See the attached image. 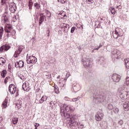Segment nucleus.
I'll return each instance as SVG.
<instances>
[{
    "label": "nucleus",
    "instance_id": "1",
    "mask_svg": "<svg viewBox=\"0 0 129 129\" xmlns=\"http://www.w3.org/2000/svg\"><path fill=\"white\" fill-rule=\"evenodd\" d=\"M61 115L66 117V118H68L71 123H73V120H75V119L78 117V115H71L69 113H66L64 111V107L61 108Z\"/></svg>",
    "mask_w": 129,
    "mask_h": 129
},
{
    "label": "nucleus",
    "instance_id": "2",
    "mask_svg": "<svg viewBox=\"0 0 129 129\" xmlns=\"http://www.w3.org/2000/svg\"><path fill=\"white\" fill-rule=\"evenodd\" d=\"M120 97L122 99L129 98V91L125 86H122L119 88Z\"/></svg>",
    "mask_w": 129,
    "mask_h": 129
},
{
    "label": "nucleus",
    "instance_id": "3",
    "mask_svg": "<svg viewBox=\"0 0 129 129\" xmlns=\"http://www.w3.org/2000/svg\"><path fill=\"white\" fill-rule=\"evenodd\" d=\"M93 100L95 103H98V102H103L105 101V99H106V97L105 96H103L101 95L100 96H93Z\"/></svg>",
    "mask_w": 129,
    "mask_h": 129
},
{
    "label": "nucleus",
    "instance_id": "4",
    "mask_svg": "<svg viewBox=\"0 0 129 129\" xmlns=\"http://www.w3.org/2000/svg\"><path fill=\"white\" fill-rule=\"evenodd\" d=\"M83 64L85 67V68H89V67H91L92 65V62L90 60L89 58H84L82 59Z\"/></svg>",
    "mask_w": 129,
    "mask_h": 129
},
{
    "label": "nucleus",
    "instance_id": "5",
    "mask_svg": "<svg viewBox=\"0 0 129 129\" xmlns=\"http://www.w3.org/2000/svg\"><path fill=\"white\" fill-rule=\"evenodd\" d=\"M122 36V30L120 28H117L115 30L114 34L113 33V36L115 39H117L118 37Z\"/></svg>",
    "mask_w": 129,
    "mask_h": 129
},
{
    "label": "nucleus",
    "instance_id": "6",
    "mask_svg": "<svg viewBox=\"0 0 129 129\" xmlns=\"http://www.w3.org/2000/svg\"><path fill=\"white\" fill-rule=\"evenodd\" d=\"M28 64H36L37 62V58L34 56H30L26 60Z\"/></svg>",
    "mask_w": 129,
    "mask_h": 129
},
{
    "label": "nucleus",
    "instance_id": "7",
    "mask_svg": "<svg viewBox=\"0 0 129 129\" xmlns=\"http://www.w3.org/2000/svg\"><path fill=\"white\" fill-rule=\"evenodd\" d=\"M104 115L101 111H98L95 115V119L97 121H100L103 118Z\"/></svg>",
    "mask_w": 129,
    "mask_h": 129
},
{
    "label": "nucleus",
    "instance_id": "8",
    "mask_svg": "<svg viewBox=\"0 0 129 129\" xmlns=\"http://www.w3.org/2000/svg\"><path fill=\"white\" fill-rule=\"evenodd\" d=\"M66 81H67V79H61L59 81L58 84L60 88L66 87Z\"/></svg>",
    "mask_w": 129,
    "mask_h": 129
},
{
    "label": "nucleus",
    "instance_id": "9",
    "mask_svg": "<svg viewBox=\"0 0 129 129\" xmlns=\"http://www.w3.org/2000/svg\"><path fill=\"white\" fill-rule=\"evenodd\" d=\"M72 87L74 92H78V91H79V90L81 89V87L80 86V85L77 83H74V84H73Z\"/></svg>",
    "mask_w": 129,
    "mask_h": 129
},
{
    "label": "nucleus",
    "instance_id": "10",
    "mask_svg": "<svg viewBox=\"0 0 129 129\" xmlns=\"http://www.w3.org/2000/svg\"><path fill=\"white\" fill-rule=\"evenodd\" d=\"M9 90L11 94H15L16 93V91H17V88H16V86H15V85L11 84L9 85Z\"/></svg>",
    "mask_w": 129,
    "mask_h": 129
},
{
    "label": "nucleus",
    "instance_id": "11",
    "mask_svg": "<svg viewBox=\"0 0 129 129\" xmlns=\"http://www.w3.org/2000/svg\"><path fill=\"white\" fill-rule=\"evenodd\" d=\"M9 49H11V46L9 44H6L0 47V52H6L9 50Z\"/></svg>",
    "mask_w": 129,
    "mask_h": 129
},
{
    "label": "nucleus",
    "instance_id": "12",
    "mask_svg": "<svg viewBox=\"0 0 129 129\" xmlns=\"http://www.w3.org/2000/svg\"><path fill=\"white\" fill-rule=\"evenodd\" d=\"M22 88L24 91H26L28 92L31 89V88H30V86L29 84V82H26L25 83H23L22 85Z\"/></svg>",
    "mask_w": 129,
    "mask_h": 129
},
{
    "label": "nucleus",
    "instance_id": "13",
    "mask_svg": "<svg viewBox=\"0 0 129 129\" xmlns=\"http://www.w3.org/2000/svg\"><path fill=\"white\" fill-rule=\"evenodd\" d=\"M120 76L116 74H114L112 76V79L114 82H119V81L120 80Z\"/></svg>",
    "mask_w": 129,
    "mask_h": 129
},
{
    "label": "nucleus",
    "instance_id": "14",
    "mask_svg": "<svg viewBox=\"0 0 129 129\" xmlns=\"http://www.w3.org/2000/svg\"><path fill=\"white\" fill-rule=\"evenodd\" d=\"M2 20L4 21V23H8L9 22V13L5 12L2 17Z\"/></svg>",
    "mask_w": 129,
    "mask_h": 129
},
{
    "label": "nucleus",
    "instance_id": "15",
    "mask_svg": "<svg viewBox=\"0 0 129 129\" xmlns=\"http://www.w3.org/2000/svg\"><path fill=\"white\" fill-rule=\"evenodd\" d=\"M24 64L23 60H20L19 61L15 62V67H16V68H23Z\"/></svg>",
    "mask_w": 129,
    "mask_h": 129
},
{
    "label": "nucleus",
    "instance_id": "16",
    "mask_svg": "<svg viewBox=\"0 0 129 129\" xmlns=\"http://www.w3.org/2000/svg\"><path fill=\"white\" fill-rule=\"evenodd\" d=\"M112 58H113V59H118L119 58L118 54H119V51H117V50H114L112 52Z\"/></svg>",
    "mask_w": 129,
    "mask_h": 129
},
{
    "label": "nucleus",
    "instance_id": "17",
    "mask_svg": "<svg viewBox=\"0 0 129 129\" xmlns=\"http://www.w3.org/2000/svg\"><path fill=\"white\" fill-rule=\"evenodd\" d=\"M12 29L13 27H12V25L11 24H7L5 26V31L6 33H11V31H12Z\"/></svg>",
    "mask_w": 129,
    "mask_h": 129
},
{
    "label": "nucleus",
    "instance_id": "18",
    "mask_svg": "<svg viewBox=\"0 0 129 129\" xmlns=\"http://www.w3.org/2000/svg\"><path fill=\"white\" fill-rule=\"evenodd\" d=\"M123 107L125 111H128L129 110V101H125L123 104Z\"/></svg>",
    "mask_w": 129,
    "mask_h": 129
},
{
    "label": "nucleus",
    "instance_id": "19",
    "mask_svg": "<svg viewBox=\"0 0 129 129\" xmlns=\"http://www.w3.org/2000/svg\"><path fill=\"white\" fill-rule=\"evenodd\" d=\"M64 107L63 110L66 114V113H69L68 111H70V105H68L65 107V105H62V106L60 107V113H61V108Z\"/></svg>",
    "mask_w": 129,
    "mask_h": 129
},
{
    "label": "nucleus",
    "instance_id": "20",
    "mask_svg": "<svg viewBox=\"0 0 129 129\" xmlns=\"http://www.w3.org/2000/svg\"><path fill=\"white\" fill-rule=\"evenodd\" d=\"M40 15V17L39 18V25L41 26L43 22H44V20H45V18H46V16H45L44 14L42 13H41Z\"/></svg>",
    "mask_w": 129,
    "mask_h": 129
},
{
    "label": "nucleus",
    "instance_id": "21",
    "mask_svg": "<svg viewBox=\"0 0 129 129\" xmlns=\"http://www.w3.org/2000/svg\"><path fill=\"white\" fill-rule=\"evenodd\" d=\"M8 98H6L2 104L3 108H6L8 106Z\"/></svg>",
    "mask_w": 129,
    "mask_h": 129
},
{
    "label": "nucleus",
    "instance_id": "22",
    "mask_svg": "<svg viewBox=\"0 0 129 129\" xmlns=\"http://www.w3.org/2000/svg\"><path fill=\"white\" fill-rule=\"evenodd\" d=\"M9 10L11 12V13L14 14V13H15L16 11H17V6H14V7H10Z\"/></svg>",
    "mask_w": 129,
    "mask_h": 129
},
{
    "label": "nucleus",
    "instance_id": "23",
    "mask_svg": "<svg viewBox=\"0 0 129 129\" xmlns=\"http://www.w3.org/2000/svg\"><path fill=\"white\" fill-rule=\"evenodd\" d=\"M6 64V60L3 57H0V65L4 66Z\"/></svg>",
    "mask_w": 129,
    "mask_h": 129
},
{
    "label": "nucleus",
    "instance_id": "24",
    "mask_svg": "<svg viewBox=\"0 0 129 129\" xmlns=\"http://www.w3.org/2000/svg\"><path fill=\"white\" fill-rule=\"evenodd\" d=\"M124 62L127 69H129V58L125 59Z\"/></svg>",
    "mask_w": 129,
    "mask_h": 129
},
{
    "label": "nucleus",
    "instance_id": "25",
    "mask_svg": "<svg viewBox=\"0 0 129 129\" xmlns=\"http://www.w3.org/2000/svg\"><path fill=\"white\" fill-rule=\"evenodd\" d=\"M79 99H80V97H78L77 98L71 99L70 100V101H71V102L73 101V102H76V101H78V100H79Z\"/></svg>",
    "mask_w": 129,
    "mask_h": 129
},
{
    "label": "nucleus",
    "instance_id": "26",
    "mask_svg": "<svg viewBox=\"0 0 129 129\" xmlns=\"http://www.w3.org/2000/svg\"><path fill=\"white\" fill-rule=\"evenodd\" d=\"M21 53V51H20L19 50H16L14 54V57L15 58H18V57H19V55H20Z\"/></svg>",
    "mask_w": 129,
    "mask_h": 129
},
{
    "label": "nucleus",
    "instance_id": "27",
    "mask_svg": "<svg viewBox=\"0 0 129 129\" xmlns=\"http://www.w3.org/2000/svg\"><path fill=\"white\" fill-rule=\"evenodd\" d=\"M18 121H19V118L16 117V118H13L12 119V122L13 124H17L18 123Z\"/></svg>",
    "mask_w": 129,
    "mask_h": 129
},
{
    "label": "nucleus",
    "instance_id": "28",
    "mask_svg": "<svg viewBox=\"0 0 129 129\" xmlns=\"http://www.w3.org/2000/svg\"><path fill=\"white\" fill-rule=\"evenodd\" d=\"M4 34V28L0 27V40L2 39Z\"/></svg>",
    "mask_w": 129,
    "mask_h": 129
},
{
    "label": "nucleus",
    "instance_id": "29",
    "mask_svg": "<svg viewBox=\"0 0 129 129\" xmlns=\"http://www.w3.org/2000/svg\"><path fill=\"white\" fill-rule=\"evenodd\" d=\"M6 75H7V71L4 70L2 72H1V76L3 78H5L6 77Z\"/></svg>",
    "mask_w": 129,
    "mask_h": 129
},
{
    "label": "nucleus",
    "instance_id": "30",
    "mask_svg": "<svg viewBox=\"0 0 129 129\" xmlns=\"http://www.w3.org/2000/svg\"><path fill=\"white\" fill-rule=\"evenodd\" d=\"M126 85L127 86H129V77H127L126 78V81L124 83L123 86H125Z\"/></svg>",
    "mask_w": 129,
    "mask_h": 129
},
{
    "label": "nucleus",
    "instance_id": "31",
    "mask_svg": "<svg viewBox=\"0 0 129 129\" xmlns=\"http://www.w3.org/2000/svg\"><path fill=\"white\" fill-rule=\"evenodd\" d=\"M114 95V93L113 92H110L108 93V96L109 98H112Z\"/></svg>",
    "mask_w": 129,
    "mask_h": 129
},
{
    "label": "nucleus",
    "instance_id": "32",
    "mask_svg": "<svg viewBox=\"0 0 129 129\" xmlns=\"http://www.w3.org/2000/svg\"><path fill=\"white\" fill-rule=\"evenodd\" d=\"M107 108L108 110H112L113 109V105L111 104H108L107 106Z\"/></svg>",
    "mask_w": 129,
    "mask_h": 129
},
{
    "label": "nucleus",
    "instance_id": "33",
    "mask_svg": "<svg viewBox=\"0 0 129 129\" xmlns=\"http://www.w3.org/2000/svg\"><path fill=\"white\" fill-rule=\"evenodd\" d=\"M113 112H114V113H118L119 111V109H118V108L115 107L113 108Z\"/></svg>",
    "mask_w": 129,
    "mask_h": 129
},
{
    "label": "nucleus",
    "instance_id": "34",
    "mask_svg": "<svg viewBox=\"0 0 129 129\" xmlns=\"http://www.w3.org/2000/svg\"><path fill=\"white\" fill-rule=\"evenodd\" d=\"M32 6H33V2H32V0H30V1H29V5H28L29 9L30 10H32Z\"/></svg>",
    "mask_w": 129,
    "mask_h": 129
},
{
    "label": "nucleus",
    "instance_id": "35",
    "mask_svg": "<svg viewBox=\"0 0 129 129\" xmlns=\"http://www.w3.org/2000/svg\"><path fill=\"white\" fill-rule=\"evenodd\" d=\"M76 124L77 126H79L80 128H83L84 125L83 124L78 123V122H76Z\"/></svg>",
    "mask_w": 129,
    "mask_h": 129
},
{
    "label": "nucleus",
    "instance_id": "36",
    "mask_svg": "<svg viewBox=\"0 0 129 129\" xmlns=\"http://www.w3.org/2000/svg\"><path fill=\"white\" fill-rule=\"evenodd\" d=\"M110 11L112 14V15H115V9L113 8H111L110 9Z\"/></svg>",
    "mask_w": 129,
    "mask_h": 129
},
{
    "label": "nucleus",
    "instance_id": "37",
    "mask_svg": "<svg viewBox=\"0 0 129 129\" xmlns=\"http://www.w3.org/2000/svg\"><path fill=\"white\" fill-rule=\"evenodd\" d=\"M54 92L57 94L59 93V88L57 86H54Z\"/></svg>",
    "mask_w": 129,
    "mask_h": 129
},
{
    "label": "nucleus",
    "instance_id": "38",
    "mask_svg": "<svg viewBox=\"0 0 129 129\" xmlns=\"http://www.w3.org/2000/svg\"><path fill=\"white\" fill-rule=\"evenodd\" d=\"M18 76L19 78L21 79V80H24L25 76H24V75H23L21 74H18Z\"/></svg>",
    "mask_w": 129,
    "mask_h": 129
},
{
    "label": "nucleus",
    "instance_id": "39",
    "mask_svg": "<svg viewBox=\"0 0 129 129\" xmlns=\"http://www.w3.org/2000/svg\"><path fill=\"white\" fill-rule=\"evenodd\" d=\"M59 15L61 16H60V18L61 19H64V18L67 17V16L66 15V14H65V13H60L59 14Z\"/></svg>",
    "mask_w": 129,
    "mask_h": 129
},
{
    "label": "nucleus",
    "instance_id": "40",
    "mask_svg": "<svg viewBox=\"0 0 129 129\" xmlns=\"http://www.w3.org/2000/svg\"><path fill=\"white\" fill-rule=\"evenodd\" d=\"M103 61H104V58L100 57V59L98 60V63H103Z\"/></svg>",
    "mask_w": 129,
    "mask_h": 129
},
{
    "label": "nucleus",
    "instance_id": "41",
    "mask_svg": "<svg viewBox=\"0 0 129 129\" xmlns=\"http://www.w3.org/2000/svg\"><path fill=\"white\" fill-rule=\"evenodd\" d=\"M7 2H8V0H1V4L2 6H4V5H6L7 3Z\"/></svg>",
    "mask_w": 129,
    "mask_h": 129
},
{
    "label": "nucleus",
    "instance_id": "42",
    "mask_svg": "<svg viewBox=\"0 0 129 129\" xmlns=\"http://www.w3.org/2000/svg\"><path fill=\"white\" fill-rule=\"evenodd\" d=\"M74 110H75V107L73 106H71L70 105V111H74Z\"/></svg>",
    "mask_w": 129,
    "mask_h": 129
},
{
    "label": "nucleus",
    "instance_id": "43",
    "mask_svg": "<svg viewBox=\"0 0 129 129\" xmlns=\"http://www.w3.org/2000/svg\"><path fill=\"white\" fill-rule=\"evenodd\" d=\"M58 2L60 4H66V3H67V0H58Z\"/></svg>",
    "mask_w": 129,
    "mask_h": 129
},
{
    "label": "nucleus",
    "instance_id": "44",
    "mask_svg": "<svg viewBox=\"0 0 129 129\" xmlns=\"http://www.w3.org/2000/svg\"><path fill=\"white\" fill-rule=\"evenodd\" d=\"M34 7H35L36 9H39L40 8V4H39L38 3H36L34 4Z\"/></svg>",
    "mask_w": 129,
    "mask_h": 129
},
{
    "label": "nucleus",
    "instance_id": "45",
    "mask_svg": "<svg viewBox=\"0 0 129 129\" xmlns=\"http://www.w3.org/2000/svg\"><path fill=\"white\" fill-rule=\"evenodd\" d=\"M48 99V97H47V96H43L41 97V99L43 100V101H46V100H47V99Z\"/></svg>",
    "mask_w": 129,
    "mask_h": 129
},
{
    "label": "nucleus",
    "instance_id": "46",
    "mask_svg": "<svg viewBox=\"0 0 129 129\" xmlns=\"http://www.w3.org/2000/svg\"><path fill=\"white\" fill-rule=\"evenodd\" d=\"M24 48H25L24 46H20L19 47L18 50L20 52H22V51H23V49H24Z\"/></svg>",
    "mask_w": 129,
    "mask_h": 129
},
{
    "label": "nucleus",
    "instance_id": "47",
    "mask_svg": "<svg viewBox=\"0 0 129 129\" xmlns=\"http://www.w3.org/2000/svg\"><path fill=\"white\" fill-rule=\"evenodd\" d=\"M87 3L90 5L94 3V0H86Z\"/></svg>",
    "mask_w": 129,
    "mask_h": 129
},
{
    "label": "nucleus",
    "instance_id": "48",
    "mask_svg": "<svg viewBox=\"0 0 129 129\" xmlns=\"http://www.w3.org/2000/svg\"><path fill=\"white\" fill-rule=\"evenodd\" d=\"M70 76V73L68 72L66 74V78L64 79H68L69 77Z\"/></svg>",
    "mask_w": 129,
    "mask_h": 129
},
{
    "label": "nucleus",
    "instance_id": "49",
    "mask_svg": "<svg viewBox=\"0 0 129 129\" xmlns=\"http://www.w3.org/2000/svg\"><path fill=\"white\" fill-rule=\"evenodd\" d=\"M118 124H119V125H122V124H123V121H122V120H119L118 122Z\"/></svg>",
    "mask_w": 129,
    "mask_h": 129
},
{
    "label": "nucleus",
    "instance_id": "50",
    "mask_svg": "<svg viewBox=\"0 0 129 129\" xmlns=\"http://www.w3.org/2000/svg\"><path fill=\"white\" fill-rule=\"evenodd\" d=\"M10 77H7L4 80V82L5 83V84H7V83H8V79H10Z\"/></svg>",
    "mask_w": 129,
    "mask_h": 129
},
{
    "label": "nucleus",
    "instance_id": "51",
    "mask_svg": "<svg viewBox=\"0 0 129 129\" xmlns=\"http://www.w3.org/2000/svg\"><path fill=\"white\" fill-rule=\"evenodd\" d=\"M15 7H17V6H16V3L13 2L11 4V5H10V7H13V8H15Z\"/></svg>",
    "mask_w": 129,
    "mask_h": 129
},
{
    "label": "nucleus",
    "instance_id": "52",
    "mask_svg": "<svg viewBox=\"0 0 129 129\" xmlns=\"http://www.w3.org/2000/svg\"><path fill=\"white\" fill-rule=\"evenodd\" d=\"M75 29H76V27H73L71 29V33H74V31H75Z\"/></svg>",
    "mask_w": 129,
    "mask_h": 129
},
{
    "label": "nucleus",
    "instance_id": "53",
    "mask_svg": "<svg viewBox=\"0 0 129 129\" xmlns=\"http://www.w3.org/2000/svg\"><path fill=\"white\" fill-rule=\"evenodd\" d=\"M44 75L45 76H46L47 77V78H49V77H50V75L49 74V73H47V72H45L44 73Z\"/></svg>",
    "mask_w": 129,
    "mask_h": 129
},
{
    "label": "nucleus",
    "instance_id": "54",
    "mask_svg": "<svg viewBox=\"0 0 129 129\" xmlns=\"http://www.w3.org/2000/svg\"><path fill=\"white\" fill-rule=\"evenodd\" d=\"M47 17L48 18H51V12H47Z\"/></svg>",
    "mask_w": 129,
    "mask_h": 129
},
{
    "label": "nucleus",
    "instance_id": "55",
    "mask_svg": "<svg viewBox=\"0 0 129 129\" xmlns=\"http://www.w3.org/2000/svg\"><path fill=\"white\" fill-rule=\"evenodd\" d=\"M55 103H56V102L51 101L49 103V104L50 105H51V106H53Z\"/></svg>",
    "mask_w": 129,
    "mask_h": 129
},
{
    "label": "nucleus",
    "instance_id": "56",
    "mask_svg": "<svg viewBox=\"0 0 129 129\" xmlns=\"http://www.w3.org/2000/svg\"><path fill=\"white\" fill-rule=\"evenodd\" d=\"M63 26L65 28H69L70 26L68 24H66L65 23H63Z\"/></svg>",
    "mask_w": 129,
    "mask_h": 129
},
{
    "label": "nucleus",
    "instance_id": "57",
    "mask_svg": "<svg viewBox=\"0 0 129 129\" xmlns=\"http://www.w3.org/2000/svg\"><path fill=\"white\" fill-rule=\"evenodd\" d=\"M70 99H70L67 97H66L64 98V100H67V101H70Z\"/></svg>",
    "mask_w": 129,
    "mask_h": 129
},
{
    "label": "nucleus",
    "instance_id": "58",
    "mask_svg": "<svg viewBox=\"0 0 129 129\" xmlns=\"http://www.w3.org/2000/svg\"><path fill=\"white\" fill-rule=\"evenodd\" d=\"M18 105H21L22 104V101H19L17 103Z\"/></svg>",
    "mask_w": 129,
    "mask_h": 129
},
{
    "label": "nucleus",
    "instance_id": "59",
    "mask_svg": "<svg viewBox=\"0 0 129 129\" xmlns=\"http://www.w3.org/2000/svg\"><path fill=\"white\" fill-rule=\"evenodd\" d=\"M34 125H35V127H38V126H39L40 125V124L36 123Z\"/></svg>",
    "mask_w": 129,
    "mask_h": 129
},
{
    "label": "nucleus",
    "instance_id": "60",
    "mask_svg": "<svg viewBox=\"0 0 129 129\" xmlns=\"http://www.w3.org/2000/svg\"><path fill=\"white\" fill-rule=\"evenodd\" d=\"M102 44L101 43L99 44V45L98 46L99 49H100V48H101V47H102Z\"/></svg>",
    "mask_w": 129,
    "mask_h": 129
},
{
    "label": "nucleus",
    "instance_id": "61",
    "mask_svg": "<svg viewBox=\"0 0 129 129\" xmlns=\"http://www.w3.org/2000/svg\"><path fill=\"white\" fill-rule=\"evenodd\" d=\"M43 102H44V101H43L42 100V98H41V99L39 100V103H43Z\"/></svg>",
    "mask_w": 129,
    "mask_h": 129
},
{
    "label": "nucleus",
    "instance_id": "62",
    "mask_svg": "<svg viewBox=\"0 0 129 129\" xmlns=\"http://www.w3.org/2000/svg\"><path fill=\"white\" fill-rule=\"evenodd\" d=\"M94 50L95 51H98V50H99V48L98 47H97V48H94Z\"/></svg>",
    "mask_w": 129,
    "mask_h": 129
},
{
    "label": "nucleus",
    "instance_id": "63",
    "mask_svg": "<svg viewBox=\"0 0 129 129\" xmlns=\"http://www.w3.org/2000/svg\"><path fill=\"white\" fill-rule=\"evenodd\" d=\"M16 96H19V92L18 91H16Z\"/></svg>",
    "mask_w": 129,
    "mask_h": 129
},
{
    "label": "nucleus",
    "instance_id": "64",
    "mask_svg": "<svg viewBox=\"0 0 129 129\" xmlns=\"http://www.w3.org/2000/svg\"><path fill=\"white\" fill-rule=\"evenodd\" d=\"M97 27V28H100V23H99Z\"/></svg>",
    "mask_w": 129,
    "mask_h": 129
}]
</instances>
